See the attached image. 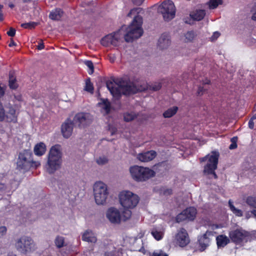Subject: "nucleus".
Segmentation results:
<instances>
[{
  "label": "nucleus",
  "mask_w": 256,
  "mask_h": 256,
  "mask_svg": "<svg viewBox=\"0 0 256 256\" xmlns=\"http://www.w3.org/2000/svg\"><path fill=\"white\" fill-rule=\"evenodd\" d=\"M9 6L11 8H12L14 7V5L12 4H9Z\"/></svg>",
  "instance_id": "63"
},
{
  "label": "nucleus",
  "mask_w": 256,
  "mask_h": 256,
  "mask_svg": "<svg viewBox=\"0 0 256 256\" xmlns=\"http://www.w3.org/2000/svg\"><path fill=\"white\" fill-rule=\"evenodd\" d=\"M220 36V34L218 32H214L212 36L210 37V40L211 41H214L216 40Z\"/></svg>",
  "instance_id": "46"
},
{
  "label": "nucleus",
  "mask_w": 256,
  "mask_h": 256,
  "mask_svg": "<svg viewBox=\"0 0 256 256\" xmlns=\"http://www.w3.org/2000/svg\"><path fill=\"white\" fill-rule=\"evenodd\" d=\"M94 196L98 205H104L106 203L109 192L108 186L102 182H96L93 186Z\"/></svg>",
  "instance_id": "8"
},
{
  "label": "nucleus",
  "mask_w": 256,
  "mask_h": 256,
  "mask_svg": "<svg viewBox=\"0 0 256 256\" xmlns=\"http://www.w3.org/2000/svg\"><path fill=\"white\" fill-rule=\"evenodd\" d=\"M160 194L167 196L172 194V190L170 188H162L160 190Z\"/></svg>",
  "instance_id": "40"
},
{
  "label": "nucleus",
  "mask_w": 256,
  "mask_h": 256,
  "mask_svg": "<svg viewBox=\"0 0 256 256\" xmlns=\"http://www.w3.org/2000/svg\"><path fill=\"white\" fill-rule=\"evenodd\" d=\"M119 200L121 206L124 208L122 212L124 220L130 218L132 212L130 209L134 208L139 202L138 196L129 190H122L119 195Z\"/></svg>",
  "instance_id": "4"
},
{
  "label": "nucleus",
  "mask_w": 256,
  "mask_h": 256,
  "mask_svg": "<svg viewBox=\"0 0 256 256\" xmlns=\"http://www.w3.org/2000/svg\"><path fill=\"white\" fill-rule=\"evenodd\" d=\"M106 87L116 98H118L122 94L128 95L142 90L138 88L132 82L122 79L118 80L114 82H107Z\"/></svg>",
  "instance_id": "2"
},
{
  "label": "nucleus",
  "mask_w": 256,
  "mask_h": 256,
  "mask_svg": "<svg viewBox=\"0 0 256 256\" xmlns=\"http://www.w3.org/2000/svg\"><path fill=\"white\" fill-rule=\"evenodd\" d=\"M40 165V162L34 161L32 154L30 150L20 152L16 160V168L19 170L28 171L30 168H36Z\"/></svg>",
  "instance_id": "5"
},
{
  "label": "nucleus",
  "mask_w": 256,
  "mask_h": 256,
  "mask_svg": "<svg viewBox=\"0 0 256 256\" xmlns=\"http://www.w3.org/2000/svg\"><path fill=\"white\" fill-rule=\"evenodd\" d=\"M96 160L97 164L100 166L104 165L108 162V158L104 156H98L96 158Z\"/></svg>",
  "instance_id": "32"
},
{
  "label": "nucleus",
  "mask_w": 256,
  "mask_h": 256,
  "mask_svg": "<svg viewBox=\"0 0 256 256\" xmlns=\"http://www.w3.org/2000/svg\"><path fill=\"white\" fill-rule=\"evenodd\" d=\"M7 232V228L5 226H0V238L4 237Z\"/></svg>",
  "instance_id": "44"
},
{
  "label": "nucleus",
  "mask_w": 256,
  "mask_h": 256,
  "mask_svg": "<svg viewBox=\"0 0 256 256\" xmlns=\"http://www.w3.org/2000/svg\"><path fill=\"white\" fill-rule=\"evenodd\" d=\"M237 140H238V138L236 136L233 137L232 138L230 139L232 144L229 146V148L230 150H234L237 148V146H238L237 144H236Z\"/></svg>",
  "instance_id": "41"
},
{
  "label": "nucleus",
  "mask_w": 256,
  "mask_h": 256,
  "mask_svg": "<svg viewBox=\"0 0 256 256\" xmlns=\"http://www.w3.org/2000/svg\"><path fill=\"white\" fill-rule=\"evenodd\" d=\"M210 82V81L208 80H206L205 82H203V83L204 84H208Z\"/></svg>",
  "instance_id": "62"
},
{
  "label": "nucleus",
  "mask_w": 256,
  "mask_h": 256,
  "mask_svg": "<svg viewBox=\"0 0 256 256\" xmlns=\"http://www.w3.org/2000/svg\"><path fill=\"white\" fill-rule=\"evenodd\" d=\"M116 130V129H115V128L112 129V131H111V134H112V135H113V134L115 133Z\"/></svg>",
  "instance_id": "61"
},
{
  "label": "nucleus",
  "mask_w": 256,
  "mask_h": 256,
  "mask_svg": "<svg viewBox=\"0 0 256 256\" xmlns=\"http://www.w3.org/2000/svg\"><path fill=\"white\" fill-rule=\"evenodd\" d=\"M6 186L4 184L0 183V190H2L6 189Z\"/></svg>",
  "instance_id": "53"
},
{
  "label": "nucleus",
  "mask_w": 256,
  "mask_h": 256,
  "mask_svg": "<svg viewBox=\"0 0 256 256\" xmlns=\"http://www.w3.org/2000/svg\"><path fill=\"white\" fill-rule=\"evenodd\" d=\"M121 38L120 31H118L109 34L103 38L101 40V44L105 46H116L118 44Z\"/></svg>",
  "instance_id": "13"
},
{
  "label": "nucleus",
  "mask_w": 256,
  "mask_h": 256,
  "mask_svg": "<svg viewBox=\"0 0 256 256\" xmlns=\"http://www.w3.org/2000/svg\"><path fill=\"white\" fill-rule=\"evenodd\" d=\"M36 23L34 22H30L26 23H24L21 24V26L24 28H32L35 27Z\"/></svg>",
  "instance_id": "42"
},
{
  "label": "nucleus",
  "mask_w": 256,
  "mask_h": 256,
  "mask_svg": "<svg viewBox=\"0 0 256 256\" xmlns=\"http://www.w3.org/2000/svg\"><path fill=\"white\" fill-rule=\"evenodd\" d=\"M206 12L204 10H198L190 14V16L194 20L200 21L204 18Z\"/></svg>",
  "instance_id": "26"
},
{
  "label": "nucleus",
  "mask_w": 256,
  "mask_h": 256,
  "mask_svg": "<svg viewBox=\"0 0 256 256\" xmlns=\"http://www.w3.org/2000/svg\"><path fill=\"white\" fill-rule=\"evenodd\" d=\"M7 34L10 36H14L16 34L15 29L10 28V30L7 32Z\"/></svg>",
  "instance_id": "47"
},
{
  "label": "nucleus",
  "mask_w": 256,
  "mask_h": 256,
  "mask_svg": "<svg viewBox=\"0 0 256 256\" xmlns=\"http://www.w3.org/2000/svg\"><path fill=\"white\" fill-rule=\"evenodd\" d=\"M73 121L76 126L84 128L91 123L92 116L89 113L79 112L75 115Z\"/></svg>",
  "instance_id": "12"
},
{
  "label": "nucleus",
  "mask_w": 256,
  "mask_h": 256,
  "mask_svg": "<svg viewBox=\"0 0 256 256\" xmlns=\"http://www.w3.org/2000/svg\"><path fill=\"white\" fill-rule=\"evenodd\" d=\"M222 0H210L209 2V7L210 8H215L219 4H222Z\"/></svg>",
  "instance_id": "36"
},
{
  "label": "nucleus",
  "mask_w": 256,
  "mask_h": 256,
  "mask_svg": "<svg viewBox=\"0 0 256 256\" xmlns=\"http://www.w3.org/2000/svg\"><path fill=\"white\" fill-rule=\"evenodd\" d=\"M216 244L218 248L223 247L224 244V236L222 234L216 237Z\"/></svg>",
  "instance_id": "39"
},
{
  "label": "nucleus",
  "mask_w": 256,
  "mask_h": 256,
  "mask_svg": "<svg viewBox=\"0 0 256 256\" xmlns=\"http://www.w3.org/2000/svg\"><path fill=\"white\" fill-rule=\"evenodd\" d=\"M178 108L177 106H173L165 111L163 116L166 118H169L174 115L177 112Z\"/></svg>",
  "instance_id": "29"
},
{
  "label": "nucleus",
  "mask_w": 256,
  "mask_h": 256,
  "mask_svg": "<svg viewBox=\"0 0 256 256\" xmlns=\"http://www.w3.org/2000/svg\"><path fill=\"white\" fill-rule=\"evenodd\" d=\"M64 14V12L60 8H56L52 10L50 14L49 18L54 20H60Z\"/></svg>",
  "instance_id": "24"
},
{
  "label": "nucleus",
  "mask_w": 256,
  "mask_h": 256,
  "mask_svg": "<svg viewBox=\"0 0 256 256\" xmlns=\"http://www.w3.org/2000/svg\"><path fill=\"white\" fill-rule=\"evenodd\" d=\"M4 107L0 103V122L4 121Z\"/></svg>",
  "instance_id": "45"
},
{
  "label": "nucleus",
  "mask_w": 256,
  "mask_h": 256,
  "mask_svg": "<svg viewBox=\"0 0 256 256\" xmlns=\"http://www.w3.org/2000/svg\"><path fill=\"white\" fill-rule=\"evenodd\" d=\"M203 90H204V89H203V88L202 87H200V86L199 87L198 89V92H197L198 94V95L202 94Z\"/></svg>",
  "instance_id": "50"
},
{
  "label": "nucleus",
  "mask_w": 256,
  "mask_h": 256,
  "mask_svg": "<svg viewBox=\"0 0 256 256\" xmlns=\"http://www.w3.org/2000/svg\"><path fill=\"white\" fill-rule=\"evenodd\" d=\"M230 240L229 238L225 236V245H226L228 242H229Z\"/></svg>",
  "instance_id": "57"
},
{
  "label": "nucleus",
  "mask_w": 256,
  "mask_h": 256,
  "mask_svg": "<svg viewBox=\"0 0 256 256\" xmlns=\"http://www.w3.org/2000/svg\"><path fill=\"white\" fill-rule=\"evenodd\" d=\"M130 172L132 178L137 182L145 181L155 175V172L146 167L134 166L130 168Z\"/></svg>",
  "instance_id": "6"
},
{
  "label": "nucleus",
  "mask_w": 256,
  "mask_h": 256,
  "mask_svg": "<svg viewBox=\"0 0 256 256\" xmlns=\"http://www.w3.org/2000/svg\"><path fill=\"white\" fill-rule=\"evenodd\" d=\"M174 242L180 247H184L190 242V238L186 230L181 228L178 230L174 238Z\"/></svg>",
  "instance_id": "15"
},
{
  "label": "nucleus",
  "mask_w": 256,
  "mask_h": 256,
  "mask_svg": "<svg viewBox=\"0 0 256 256\" xmlns=\"http://www.w3.org/2000/svg\"><path fill=\"white\" fill-rule=\"evenodd\" d=\"M252 18L254 20H256V12L253 14Z\"/></svg>",
  "instance_id": "56"
},
{
  "label": "nucleus",
  "mask_w": 256,
  "mask_h": 256,
  "mask_svg": "<svg viewBox=\"0 0 256 256\" xmlns=\"http://www.w3.org/2000/svg\"><path fill=\"white\" fill-rule=\"evenodd\" d=\"M170 41L169 36L167 34H162L158 41V46L162 50L168 48L170 45Z\"/></svg>",
  "instance_id": "22"
},
{
  "label": "nucleus",
  "mask_w": 256,
  "mask_h": 256,
  "mask_svg": "<svg viewBox=\"0 0 256 256\" xmlns=\"http://www.w3.org/2000/svg\"><path fill=\"white\" fill-rule=\"evenodd\" d=\"M248 128L251 129L253 130L254 128V120L250 118L249 120L248 123Z\"/></svg>",
  "instance_id": "48"
},
{
  "label": "nucleus",
  "mask_w": 256,
  "mask_h": 256,
  "mask_svg": "<svg viewBox=\"0 0 256 256\" xmlns=\"http://www.w3.org/2000/svg\"><path fill=\"white\" fill-rule=\"evenodd\" d=\"M138 251L141 252H142L143 254H145V252H146V250H145V249L143 247L142 248H140L138 250Z\"/></svg>",
  "instance_id": "58"
},
{
  "label": "nucleus",
  "mask_w": 256,
  "mask_h": 256,
  "mask_svg": "<svg viewBox=\"0 0 256 256\" xmlns=\"http://www.w3.org/2000/svg\"><path fill=\"white\" fill-rule=\"evenodd\" d=\"M140 12V8H134L131 10L128 14V16H134L131 24L126 28V32L124 34V40L126 42H132L134 40L140 38L143 33L142 28V18L138 15Z\"/></svg>",
  "instance_id": "1"
},
{
  "label": "nucleus",
  "mask_w": 256,
  "mask_h": 256,
  "mask_svg": "<svg viewBox=\"0 0 256 256\" xmlns=\"http://www.w3.org/2000/svg\"><path fill=\"white\" fill-rule=\"evenodd\" d=\"M158 11L162 14L166 21L173 19L176 15V8L171 0L163 2L158 8Z\"/></svg>",
  "instance_id": "10"
},
{
  "label": "nucleus",
  "mask_w": 256,
  "mask_h": 256,
  "mask_svg": "<svg viewBox=\"0 0 256 256\" xmlns=\"http://www.w3.org/2000/svg\"><path fill=\"white\" fill-rule=\"evenodd\" d=\"M196 214V210L194 207H190L179 214L176 218L178 222L185 220H194Z\"/></svg>",
  "instance_id": "16"
},
{
  "label": "nucleus",
  "mask_w": 256,
  "mask_h": 256,
  "mask_svg": "<svg viewBox=\"0 0 256 256\" xmlns=\"http://www.w3.org/2000/svg\"><path fill=\"white\" fill-rule=\"evenodd\" d=\"M136 118V114L134 112H126L124 114V118L126 122H129Z\"/></svg>",
  "instance_id": "33"
},
{
  "label": "nucleus",
  "mask_w": 256,
  "mask_h": 256,
  "mask_svg": "<svg viewBox=\"0 0 256 256\" xmlns=\"http://www.w3.org/2000/svg\"><path fill=\"white\" fill-rule=\"evenodd\" d=\"M195 36L196 34L194 32H188L185 34L186 41L188 42L192 41L194 39Z\"/></svg>",
  "instance_id": "38"
},
{
  "label": "nucleus",
  "mask_w": 256,
  "mask_h": 256,
  "mask_svg": "<svg viewBox=\"0 0 256 256\" xmlns=\"http://www.w3.org/2000/svg\"><path fill=\"white\" fill-rule=\"evenodd\" d=\"M32 0H23V1L24 2H30Z\"/></svg>",
  "instance_id": "64"
},
{
  "label": "nucleus",
  "mask_w": 256,
  "mask_h": 256,
  "mask_svg": "<svg viewBox=\"0 0 256 256\" xmlns=\"http://www.w3.org/2000/svg\"><path fill=\"white\" fill-rule=\"evenodd\" d=\"M251 212L256 217V210H254Z\"/></svg>",
  "instance_id": "59"
},
{
  "label": "nucleus",
  "mask_w": 256,
  "mask_h": 256,
  "mask_svg": "<svg viewBox=\"0 0 256 256\" xmlns=\"http://www.w3.org/2000/svg\"><path fill=\"white\" fill-rule=\"evenodd\" d=\"M219 226L216 224H212L210 226V228L212 230H215L219 228Z\"/></svg>",
  "instance_id": "52"
},
{
  "label": "nucleus",
  "mask_w": 256,
  "mask_h": 256,
  "mask_svg": "<svg viewBox=\"0 0 256 256\" xmlns=\"http://www.w3.org/2000/svg\"><path fill=\"white\" fill-rule=\"evenodd\" d=\"M162 88L161 84L159 82H156L151 84H149L148 86V88L150 90L153 91H157L160 89Z\"/></svg>",
  "instance_id": "35"
},
{
  "label": "nucleus",
  "mask_w": 256,
  "mask_h": 256,
  "mask_svg": "<svg viewBox=\"0 0 256 256\" xmlns=\"http://www.w3.org/2000/svg\"><path fill=\"white\" fill-rule=\"evenodd\" d=\"M84 90L90 93H93L94 92V87L93 84L91 82L90 78H87L86 80V86Z\"/></svg>",
  "instance_id": "34"
},
{
  "label": "nucleus",
  "mask_w": 256,
  "mask_h": 256,
  "mask_svg": "<svg viewBox=\"0 0 256 256\" xmlns=\"http://www.w3.org/2000/svg\"><path fill=\"white\" fill-rule=\"evenodd\" d=\"M106 217L110 222L113 224L120 223L121 218L124 220L119 210L117 208L113 207L110 208L106 212Z\"/></svg>",
  "instance_id": "17"
},
{
  "label": "nucleus",
  "mask_w": 256,
  "mask_h": 256,
  "mask_svg": "<svg viewBox=\"0 0 256 256\" xmlns=\"http://www.w3.org/2000/svg\"><path fill=\"white\" fill-rule=\"evenodd\" d=\"M44 48V44L42 42V43H40V44L38 46V49L39 50H42L43 48Z\"/></svg>",
  "instance_id": "51"
},
{
  "label": "nucleus",
  "mask_w": 256,
  "mask_h": 256,
  "mask_svg": "<svg viewBox=\"0 0 256 256\" xmlns=\"http://www.w3.org/2000/svg\"><path fill=\"white\" fill-rule=\"evenodd\" d=\"M210 236H213V232L207 230L203 236L199 238L198 242L202 250H204L209 245Z\"/></svg>",
  "instance_id": "19"
},
{
  "label": "nucleus",
  "mask_w": 256,
  "mask_h": 256,
  "mask_svg": "<svg viewBox=\"0 0 256 256\" xmlns=\"http://www.w3.org/2000/svg\"><path fill=\"white\" fill-rule=\"evenodd\" d=\"M46 151V146L44 143L40 142L36 144L34 148V152L36 155L41 156L43 155Z\"/></svg>",
  "instance_id": "25"
},
{
  "label": "nucleus",
  "mask_w": 256,
  "mask_h": 256,
  "mask_svg": "<svg viewBox=\"0 0 256 256\" xmlns=\"http://www.w3.org/2000/svg\"><path fill=\"white\" fill-rule=\"evenodd\" d=\"M101 108V111L104 114H108L110 110V104L107 100H102L101 102L98 104Z\"/></svg>",
  "instance_id": "27"
},
{
  "label": "nucleus",
  "mask_w": 256,
  "mask_h": 256,
  "mask_svg": "<svg viewBox=\"0 0 256 256\" xmlns=\"http://www.w3.org/2000/svg\"><path fill=\"white\" fill-rule=\"evenodd\" d=\"M84 63L89 68L88 70V74H92L94 71V67L92 62L90 60H84Z\"/></svg>",
  "instance_id": "37"
},
{
  "label": "nucleus",
  "mask_w": 256,
  "mask_h": 256,
  "mask_svg": "<svg viewBox=\"0 0 256 256\" xmlns=\"http://www.w3.org/2000/svg\"><path fill=\"white\" fill-rule=\"evenodd\" d=\"M8 46H9L12 47V46H16V42L13 40H12H12H10V44H9V45H8Z\"/></svg>",
  "instance_id": "54"
},
{
  "label": "nucleus",
  "mask_w": 256,
  "mask_h": 256,
  "mask_svg": "<svg viewBox=\"0 0 256 256\" xmlns=\"http://www.w3.org/2000/svg\"><path fill=\"white\" fill-rule=\"evenodd\" d=\"M4 90L0 86V98H1L4 94Z\"/></svg>",
  "instance_id": "55"
},
{
  "label": "nucleus",
  "mask_w": 256,
  "mask_h": 256,
  "mask_svg": "<svg viewBox=\"0 0 256 256\" xmlns=\"http://www.w3.org/2000/svg\"><path fill=\"white\" fill-rule=\"evenodd\" d=\"M4 121L7 122L16 123L18 122V112L15 106L8 104L4 106Z\"/></svg>",
  "instance_id": "11"
},
{
  "label": "nucleus",
  "mask_w": 256,
  "mask_h": 256,
  "mask_svg": "<svg viewBox=\"0 0 256 256\" xmlns=\"http://www.w3.org/2000/svg\"><path fill=\"white\" fill-rule=\"evenodd\" d=\"M82 239L83 241L91 243H95L97 241L96 234L90 230H86L82 234Z\"/></svg>",
  "instance_id": "21"
},
{
  "label": "nucleus",
  "mask_w": 256,
  "mask_h": 256,
  "mask_svg": "<svg viewBox=\"0 0 256 256\" xmlns=\"http://www.w3.org/2000/svg\"><path fill=\"white\" fill-rule=\"evenodd\" d=\"M14 246L16 250L22 254H26L34 250L36 244L32 238L22 236L15 240Z\"/></svg>",
  "instance_id": "7"
},
{
  "label": "nucleus",
  "mask_w": 256,
  "mask_h": 256,
  "mask_svg": "<svg viewBox=\"0 0 256 256\" xmlns=\"http://www.w3.org/2000/svg\"><path fill=\"white\" fill-rule=\"evenodd\" d=\"M230 236L232 242L237 244H242L248 241L250 236L246 232H242L238 230L232 232Z\"/></svg>",
  "instance_id": "14"
},
{
  "label": "nucleus",
  "mask_w": 256,
  "mask_h": 256,
  "mask_svg": "<svg viewBox=\"0 0 256 256\" xmlns=\"http://www.w3.org/2000/svg\"><path fill=\"white\" fill-rule=\"evenodd\" d=\"M74 121L70 118H68L62 124L61 130L63 136L65 138H68L71 136L74 129Z\"/></svg>",
  "instance_id": "18"
},
{
  "label": "nucleus",
  "mask_w": 256,
  "mask_h": 256,
  "mask_svg": "<svg viewBox=\"0 0 256 256\" xmlns=\"http://www.w3.org/2000/svg\"><path fill=\"white\" fill-rule=\"evenodd\" d=\"M62 152L61 146L56 144L52 146L47 156V162L45 165L46 172L49 174H54L60 170L62 164Z\"/></svg>",
  "instance_id": "3"
},
{
  "label": "nucleus",
  "mask_w": 256,
  "mask_h": 256,
  "mask_svg": "<svg viewBox=\"0 0 256 256\" xmlns=\"http://www.w3.org/2000/svg\"><path fill=\"white\" fill-rule=\"evenodd\" d=\"M134 4L136 5L140 6L142 4L144 0H132Z\"/></svg>",
  "instance_id": "49"
},
{
  "label": "nucleus",
  "mask_w": 256,
  "mask_h": 256,
  "mask_svg": "<svg viewBox=\"0 0 256 256\" xmlns=\"http://www.w3.org/2000/svg\"><path fill=\"white\" fill-rule=\"evenodd\" d=\"M9 86L12 89H16L18 86V84L16 82V78L12 73L10 74Z\"/></svg>",
  "instance_id": "31"
},
{
  "label": "nucleus",
  "mask_w": 256,
  "mask_h": 256,
  "mask_svg": "<svg viewBox=\"0 0 256 256\" xmlns=\"http://www.w3.org/2000/svg\"><path fill=\"white\" fill-rule=\"evenodd\" d=\"M152 256H168V255L162 250H157L152 253Z\"/></svg>",
  "instance_id": "43"
},
{
  "label": "nucleus",
  "mask_w": 256,
  "mask_h": 256,
  "mask_svg": "<svg viewBox=\"0 0 256 256\" xmlns=\"http://www.w3.org/2000/svg\"><path fill=\"white\" fill-rule=\"evenodd\" d=\"M156 156V152L154 150H150L146 152L139 154L138 158L141 162H147L153 160Z\"/></svg>",
  "instance_id": "20"
},
{
  "label": "nucleus",
  "mask_w": 256,
  "mask_h": 256,
  "mask_svg": "<svg viewBox=\"0 0 256 256\" xmlns=\"http://www.w3.org/2000/svg\"><path fill=\"white\" fill-rule=\"evenodd\" d=\"M229 206L230 208V210L232 211V212L238 216H242L243 212L242 210L240 209H238L235 208V206L232 204V202L230 200H229L228 202Z\"/></svg>",
  "instance_id": "30"
},
{
  "label": "nucleus",
  "mask_w": 256,
  "mask_h": 256,
  "mask_svg": "<svg viewBox=\"0 0 256 256\" xmlns=\"http://www.w3.org/2000/svg\"><path fill=\"white\" fill-rule=\"evenodd\" d=\"M54 243L58 248H60L66 246L64 238L60 236H57L56 237Z\"/></svg>",
  "instance_id": "28"
},
{
  "label": "nucleus",
  "mask_w": 256,
  "mask_h": 256,
  "mask_svg": "<svg viewBox=\"0 0 256 256\" xmlns=\"http://www.w3.org/2000/svg\"><path fill=\"white\" fill-rule=\"evenodd\" d=\"M164 229L163 227H156L153 228L151 230V234L157 240H160L164 236Z\"/></svg>",
  "instance_id": "23"
},
{
  "label": "nucleus",
  "mask_w": 256,
  "mask_h": 256,
  "mask_svg": "<svg viewBox=\"0 0 256 256\" xmlns=\"http://www.w3.org/2000/svg\"><path fill=\"white\" fill-rule=\"evenodd\" d=\"M219 153L218 152H212L210 154H208L206 156L200 158V162L206 161V164L204 167V172L206 174H212L214 178H216V175L214 172V170L217 168Z\"/></svg>",
  "instance_id": "9"
},
{
  "label": "nucleus",
  "mask_w": 256,
  "mask_h": 256,
  "mask_svg": "<svg viewBox=\"0 0 256 256\" xmlns=\"http://www.w3.org/2000/svg\"><path fill=\"white\" fill-rule=\"evenodd\" d=\"M250 119L252 120H254L256 119V114H254L250 118Z\"/></svg>",
  "instance_id": "60"
}]
</instances>
